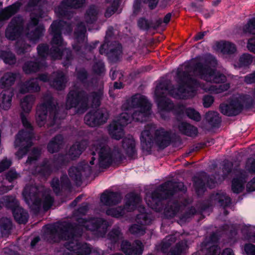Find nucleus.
Masks as SVG:
<instances>
[{"label": "nucleus", "instance_id": "nucleus-1", "mask_svg": "<svg viewBox=\"0 0 255 255\" xmlns=\"http://www.w3.org/2000/svg\"><path fill=\"white\" fill-rule=\"evenodd\" d=\"M178 87L176 89L169 80H161L156 85L154 91L155 96L164 95L165 92L175 98L188 99L189 96H194L196 88L199 85L198 80L192 77L189 71L178 69L176 72Z\"/></svg>", "mask_w": 255, "mask_h": 255}, {"label": "nucleus", "instance_id": "nucleus-2", "mask_svg": "<svg viewBox=\"0 0 255 255\" xmlns=\"http://www.w3.org/2000/svg\"><path fill=\"white\" fill-rule=\"evenodd\" d=\"M83 230L79 224L65 222L59 227L60 241H67L64 246L68 251L63 255H89L92 248L89 244L81 243L77 238H80Z\"/></svg>", "mask_w": 255, "mask_h": 255}, {"label": "nucleus", "instance_id": "nucleus-3", "mask_svg": "<svg viewBox=\"0 0 255 255\" xmlns=\"http://www.w3.org/2000/svg\"><path fill=\"white\" fill-rule=\"evenodd\" d=\"M218 65L216 58L210 55L205 62H197L192 65H187L185 68H190L193 72L200 79L208 82L220 84L227 81L226 76L215 68Z\"/></svg>", "mask_w": 255, "mask_h": 255}, {"label": "nucleus", "instance_id": "nucleus-4", "mask_svg": "<svg viewBox=\"0 0 255 255\" xmlns=\"http://www.w3.org/2000/svg\"><path fill=\"white\" fill-rule=\"evenodd\" d=\"M255 104V100L251 95L241 94L230 99L227 103L221 104L219 108L224 115L235 117L240 115L244 110L253 109Z\"/></svg>", "mask_w": 255, "mask_h": 255}, {"label": "nucleus", "instance_id": "nucleus-5", "mask_svg": "<svg viewBox=\"0 0 255 255\" xmlns=\"http://www.w3.org/2000/svg\"><path fill=\"white\" fill-rule=\"evenodd\" d=\"M255 104V100L251 95L241 94L230 99L227 103L221 104L219 108L224 115L235 117L240 115L244 110L253 109Z\"/></svg>", "mask_w": 255, "mask_h": 255}, {"label": "nucleus", "instance_id": "nucleus-6", "mask_svg": "<svg viewBox=\"0 0 255 255\" xmlns=\"http://www.w3.org/2000/svg\"><path fill=\"white\" fill-rule=\"evenodd\" d=\"M95 150L99 154L98 164L101 168L107 169L112 164L119 165L126 159L120 149L112 150L109 147L102 143L98 144Z\"/></svg>", "mask_w": 255, "mask_h": 255}, {"label": "nucleus", "instance_id": "nucleus-7", "mask_svg": "<svg viewBox=\"0 0 255 255\" xmlns=\"http://www.w3.org/2000/svg\"><path fill=\"white\" fill-rule=\"evenodd\" d=\"M89 100V94L83 90H71L66 97V109L70 110L72 108L79 107L80 109L86 111L88 107Z\"/></svg>", "mask_w": 255, "mask_h": 255}, {"label": "nucleus", "instance_id": "nucleus-8", "mask_svg": "<svg viewBox=\"0 0 255 255\" xmlns=\"http://www.w3.org/2000/svg\"><path fill=\"white\" fill-rule=\"evenodd\" d=\"M24 20L22 16L18 15L13 17L5 30V37L9 40L15 41L20 38L24 29Z\"/></svg>", "mask_w": 255, "mask_h": 255}, {"label": "nucleus", "instance_id": "nucleus-9", "mask_svg": "<svg viewBox=\"0 0 255 255\" xmlns=\"http://www.w3.org/2000/svg\"><path fill=\"white\" fill-rule=\"evenodd\" d=\"M80 227L84 228L87 231H98L101 230L106 232L109 223L104 219L99 217L77 218L76 219Z\"/></svg>", "mask_w": 255, "mask_h": 255}, {"label": "nucleus", "instance_id": "nucleus-10", "mask_svg": "<svg viewBox=\"0 0 255 255\" xmlns=\"http://www.w3.org/2000/svg\"><path fill=\"white\" fill-rule=\"evenodd\" d=\"M109 114L105 109L90 110L84 117L85 124L91 127H96L106 123Z\"/></svg>", "mask_w": 255, "mask_h": 255}, {"label": "nucleus", "instance_id": "nucleus-11", "mask_svg": "<svg viewBox=\"0 0 255 255\" xmlns=\"http://www.w3.org/2000/svg\"><path fill=\"white\" fill-rule=\"evenodd\" d=\"M92 167L88 163H81L77 166H72L68 170V174L77 186H80L82 183V173L86 177H89L92 173Z\"/></svg>", "mask_w": 255, "mask_h": 255}, {"label": "nucleus", "instance_id": "nucleus-12", "mask_svg": "<svg viewBox=\"0 0 255 255\" xmlns=\"http://www.w3.org/2000/svg\"><path fill=\"white\" fill-rule=\"evenodd\" d=\"M168 195H167V191H160L159 187L151 192V201L149 200L147 205L152 210L157 212H160L163 209L162 201L169 199Z\"/></svg>", "mask_w": 255, "mask_h": 255}, {"label": "nucleus", "instance_id": "nucleus-13", "mask_svg": "<svg viewBox=\"0 0 255 255\" xmlns=\"http://www.w3.org/2000/svg\"><path fill=\"white\" fill-rule=\"evenodd\" d=\"M23 195L26 204L29 206L31 210L35 213H38L42 203V200L39 196V194L37 189L32 191L30 189L27 191L25 188L23 191Z\"/></svg>", "mask_w": 255, "mask_h": 255}, {"label": "nucleus", "instance_id": "nucleus-14", "mask_svg": "<svg viewBox=\"0 0 255 255\" xmlns=\"http://www.w3.org/2000/svg\"><path fill=\"white\" fill-rule=\"evenodd\" d=\"M66 21L63 20H54L49 28L50 35L53 36L51 43L52 44L62 46L63 39L62 36V31L64 28Z\"/></svg>", "mask_w": 255, "mask_h": 255}, {"label": "nucleus", "instance_id": "nucleus-15", "mask_svg": "<svg viewBox=\"0 0 255 255\" xmlns=\"http://www.w3.org/2000/svg\"><path fill=\"white\" fill-rule=\"evenodd\" d=\"M121 249L126 255H142L144 246L139 240H135L133 243L124 240L121 244Z\"/></svg>", "mask_w": 255, "mask_h": 255}, {"label": "nucleus", "instance_id": "nucleus-16", "mask_svg": "<svg viewBox=\"0 0 255 255\" xmlns=\"http://www.w3.org/2000/svg\"><path fill=\"white\" fill-rule=\"evenodd\" d=\"M154 142L161 149H164L168 146L172 142L171 132L160 128L154 132Z\"/></svg>", "mask_w": 255, "mask_h": 255}, {"label": "nucleus", "instance_id": "nucleus-17", "mask_svg": "<svg viewBox=\"0 0 255 255\" xmlns=\"http://www.w3.org/2000/svg\"><path fill=\"white\" fill-rule=\"evenodd\" d=\"M159 190L160 191H167V195L171 198L178 192L186 191V188L182 182H173L169 180L160 185Z\"/></svg>", "mask_w": 255, "mask_h": 255}, {"label": "nucleus", "instance_id": "nucleus-18", "mask_svg": "<svg viewBox=\"0 0 255 255\" xmlns=\"http://www.w3.org/2000/svg\"><path fill=\"white\" fill-rule=\"evenodd\" d=\"M141 149L143 152H146L150 155L152 153V148L154 145V137L149 130H144L140 136Z\"/></svg>", "mask_w": 255, "mask_h": 255}, {"label": "nucleus", "instance_id": "nucleus-19", "mask_svg": "<svg viewBox=\"0 0 255 255\" xmlns=\"http://www.w3.org/2000/svg\"><path fill=\"white\" fill-rule=\"evenodd\" d=\"M122 200L120 193L105 190L101 195L100 201L104 205L113 206L118 204Z\"/></svg>", "mask_w": 255, "mask_h": 255}, {"label": "nucleus", "instance_id": "nucleus-20", "mask_svg": "<svg viewBox=\"0 0 255 255\" xmlns=\"http://www.w3.org/2000/svg\"><path fill=\"white\" fill-rule=\"evenodd\" d=\"M41 106L49 112V116L54 121L58 118V109L54 103L53 97L51 95L47 94L45 96L44 101Z\"/></svg>", "mask_w": 255, "mask_h": 255}, {"label": "nucleus", "instance_id": "nucleus-21", "mask_svg": "<svg viewBox=\"0 0 255 255\" xmlns=\"http://www.w3.org/2000/svg\"><path fill=\"white\" fill-rule=\"evenodd\" d=\"M41 106L49 112V116L54 121L58 118V109L54 103L53 97L51 95L47 94L45 96L44 101Z\"/></svg>", "mask_w": 255, "mask_h": 255}, {"label": "nucleus", "instance_id": "nucleus-22", "mask_svg": "<svg viewBox=\"0 0 255 255\" xmlns=\"http://www.w3.org/2000/svg\"><path fill=\"white\" fill-rule=\"evenodd\" d=\"M45 235L47 242L50 243H59L60 242L59 235V226L55 224L45 226Z\"/></svg>", "mask_w": 255, "mask_h": 255}, {"label": "nucleus", "instance_id": "nucleus-23", "mask_svg": "<svg viewBox=\"0 0 255 255\" xmlns=\"http://www.w3.org/2000/svg\"><path fill=\"white\" fill-rule=\"evenodd\" d=\"M34 129H21L16 135L14 146H19L22 143L33 144L32 138L33 136Z\"/></svg>", "mask_w": 255, "mask_h": 255}, {"label": "nucleus", "instance_id": "nucleus-24", "mask_svg": "<svg viewBox=\"0 0 255 255\" xmlns=\"http://www.w3.org/2000/svg\"><path fill=\"white\" fill-rule=\"evenodd\" d=\"M122 144V147L128 158L132 159L137 155L135 141L132 137L124 138Z\"/></svg>", "mask_w": 255, "mask_h": 255}, {"label": "nucleus", "instance_id": "nucleus-25", "mask_svg": "<svg viewBox=\"0 0 255 255\" xmlns=\"http://www.w3.org/2000/svg\"><path fill=\"white\" fill-rule=\"evenodd\" d=\"M155 100L158 109L161 112H169L174 109V105L173 102L167 98L165 95L155 96Z\"/></svg>", "mask_w": 255, "mask_h": 255}, {"label": "nucleus", "instance_id": "nucleus-26", "mask_svg": "<svg viewBox=\"0 0 255 255\" xmlns=\"http://www.w3.org/2000/svg\"><path fill=\"white\" fill-rule=\"evenodd\" d=\"M124 127L117 120L113 121L108 127V131L111 137L119 140L122 137Z\"/></svg>", "mask_w": 255, "mask_h": 255}, {"label": "nucleus", "instance_id": "nucleus-27", "mask_svg": "<svg viewBox=\"0 0 255 255\" xmlns=\"http://www.w3.org/2000/svg\"><path fill=\"white\" fill-rule=\"evenodd\" d=\"M128 104L129 107L133 108L142 109V108L151 107L146 97L142 95L132 96L130 101Z\"/></svg>", "mask_w": 255, "mask_h": 255}, {"label": "nucleus", "instance_id": "nucleus-28", "mask_svg": "<svg viewBox=\"0 0 255 255\" xmlns=\"http://www.w3.org/2000/svg\"><path fill=\"white\" fill-rule=\"evenodd\" d=\"M141 202L140 196L134 192H131L126 196V202L124 207L125 208H131L132 210H134Z\"/></svg>", "mask_w": 255, "mask_h": 255}, {"label": "nucleus", "instance_id": "nucleus-29", "mask_svg": "<svg viewBox=\"0 0 255 255\" xmlns=\"http://www.w3.org/2000/svg\"><path fill=\"white\" fill-rule=\"evenodd\" d=\"M63 137L61 134L55 135L47 144V148L49 152L54 153L58 152L63 144Z\"/></svg>", "mask_w": 255, "mask_h": 255}, {"label": "nucleus", "instance_id": "nucleus-30", "mask_svg": "<svg viewBox=\"0 0 255 255\" xmlns=\"http://www.w3.org/2000/svg\"><path fill=\"white\" fill-rule=\"evenodd\" d=\"M17 74L14 72H7L0 79V88H9L14 83Z\"/></svg>", "mask_w": 255, "mask_h": 255}, {"label": "nucleus", "instance_id": "nucleus-31", "mask_svg": "<svg viewBox=\"0 0 255 255\" xmlns=\"http://www.w3.org/2000/svg\"><path fill=\"white\" fill-rule=\"evenodd\" d=\"M21 5L20 2L16 1L0 10V14L3 16L4 19L8 20L19 11Z\"/></svg>", "mask_w": 255, "mask_h": 255}, {"label": "nucleus", "instance_id": "nucleus-32", "mask_svg": "<svg viewBox=\"0 0 255 255\" xmlns=\"http://www.w3.org/2000/svg\"><path fill=\"white\" fill-rule=\"evenodd\" d=\"M21 5L20 2L16 1L0 10V14L3 16L4 19L8 20L19 11Z\"/></svg>", "mask_w": 255, "mask_h": 255}, {"label": "nucleus", "instance_id": "nucleus-33", "mask_svg": "<svg viewBox=\"0 0 255 255\" xmlns=\"http://www.w3.org/2000/svg\"><path fill=\"white\" fill-rule=\"evenodd\" d=\"M180 206L177 201L169 202L165 206L164 209V215L167 219L174 218L179 212Z\"/></svg>", "mask_w": 255, "mask_h": 255}, {"label": "nucleus", "instance_id": "nucleus-34", "mask_svg": "<svg viewBox=\"0 0 255 255\" xmlns=\"http://www.w3.org/2000/svg\"><path fill=\"white\" fill-rule=\"evenodd\" d=\"M40 90V87L36 82L32 80H27L20 86L19 92L24 94L29 92H37Z\"/></svg>", "mask_w": 255, "mask_h": 255}, {"label": "nucleus", "instance_id": "nucleus-35", "mask_svg": "<svg viewBox=\"0 0 255 255\" xmlns=\"http://www.w3.org/2000/svg\"><path fill=\"white\" fill-rule=\"evenodd\" d=\"M245 183V177L244 175L241 173L232 180L231 189L233 193L239 194L244 189V183Z\"/></svg>", "mask_w": 255, "mask_h": 255}, {"label": "nucleus", "instance_id": "nucleus-36", "mask_svg": "<svg viewBox=\"0 0 255 255\" xmlns=\"http://www.w3.org/2000/svg\"><path fill=\"white\" fill-rule=\"evenodd\" d=\"M210 199L211 201L218 202L220 206L224 208L230 206L232 202L231 198L223 193L212 194L210 197Z\"/></svg>", "mask_w": 255, "mask_h": 255}, {"label": "nucleus", "instance_id": "nucleus-37", "mask_svg": "<svg viewBox=\"0 0 255 255\" xmlns=\"http://www.w3.org/2000/svg\"><path fill=\"white\" fill-rule=\"evenodd\" d=\"M45 27L43 24H39L35 28L26 32V37L31 42L35 43L43 35Z\"/></svg>", "mask_w": 255, "mask_h": 255}, {"label": "nucleus", "instance_id": "nucleus-38", "mask_svg": "<svg viewBox=\"0 0 255 255\" xmlns=\"http://www.w3.org/2000/svg\"><path fill=\"white\" fill-rule=\"evenodd\" d=\"M178 129L181 133L190 137L196 136L198 133L196 127L186 122L179 124Z\"/></svg>", "mask_w": 255, "mask_h": 255}, {"label": "nucleus", "instance_id": "nucleus-39", "mask_svg": "<svg viewBox=\"0 0 255 255\" xmlns=\"http://www.w3.org/2000/svg\"><path fill=\"white\" fill-rule=\"evenodd\" d=\"M151 107L142 108L134 111L131 114L132 120L142 123L151 114Z\"/></svg>", "mask_w": 255, "mask_h": 255}, {"label": "nucleus", "instance_id": "nucleus-40", "mask_svg": "<svg viewBox=\"0 0 255 255\" xmlns=\"http://www.w3.org/2000/svg\"><path fill=\"white\" fill-rule=\"evenodd\" d=\"M218 49L224 54H233L237 50V48L235 44L226 41H221L218 42L216 44Z\"/></svg>", "mask_w": 255, "mask_h": 255}, {"label": "nucleus", "instance_id": "nucleus-41", "mask_svg": "<svg viewBox=\"0 0 255 255\" xmlns=\"http://www.w3.org/2000/svg\"><path fill=\"white\" fill-rule=\"evenodd\" d=\"M14 220L18 224H26L28 221L27 212L21 207H19L12 212Z\"/></svg>", "mask_w": 255, "mask_h": 255}, {"label": "nucleus", "instance_id": "nucleus-42", "mask_svg": "<svg viewBox=\"0 0 255 255\" xmlns=\"http://www.w3.org/2000/svg\"><path fill=\"white\" fill-rule=\"evenodd\" d=\"M139 210L140 213L136 216V222L142 226L150 225L152 222L151 215L145 212L146 209L143 206H140Z\"/></svg>", "mask_w": 255, "mask_h": 255}, {"label": "nucleus", "instance_id": "nucleus-43", "mask_svg": "<svg viewBox=\"0 0 255 255\" xmlns=\"http://www.w3.org/2000/svg\"><path fill=\"white\" fill-rule=\"evenodd\" d=\"M13 92L12 91H3L0 94L1 107L4 110H8L11 105Z\"/></svg>", "mask_w": 255, "mask_h": 255}, {"label": "nucleus", "instance_id": "nucleus-44", "mask_svg": "<svg viewBox=\"0 0 255 255\" xmlns=\"http://www.w3.org/2000/svg\"><path fill=\"white\" fill-rule=\"evenodd\" d=\"M42 67V63L36 60L25 62L22 67L24 72L26 74H32L38 72Z\"/></svg>", "mask_w": 255, "mask_h": 255}, {"label": "nucleus", "instance_id": "nucleus-45", "mask_svg": "<svg viewBox=\"0 0 255 255\" xmlns=\"http://www.w3.org/2000/svg\"><path fill=\"white\" fill-rule=\"evenodd\" d=\"M86 31V27L83 22H80L77 24L74 31V36L77 42H84Z\"/></svg>", "mask_w": 255, "mask_h": 255}, {"label": "nucleus", "instance_id": "nucleus-46", "mask_svg": "<svg viewBox=\"0 0 255 255\" xmlns=\"http://www.w3.org/2000/svg\"><path fill=\"white\" fill-rule=\"evenodd\" d=\"M205 118L212 128H218L220 126L221 120L217 113L209 112L206 114Z\"/></svg>", "mask_w": 255, "mask_h": 255}, {"label": "nucleus", "instance_id": "nucleus-47", "mask_svg": "<svg viewBox=\"0 0 255 255\" xmlns=\"http://www.w3.org/2000/svg\"><path fill=\"white\" fill-rule=\"evenodd\" d=\"M70 161H71V160L67 154H63L59 153L55 154L54 155L53 158V163L57 168H61L64 166L67 165Z\"/></svg>", "mask_w": 255, "mask_h": 255}, {"label": "nucleus", "instance_id": "nucleus-48", "mask_svg": "<svg viewBox=\"0 0 255 255\" xmlns=\"http://www.w3.org/2000/svg\"><path fill=\"white\" fill-rule=\"evenodd\" d=\"M98 10L95 5H91L87 9L85 18V21L88 24H93L95 23L98 19Z\"/></svg>", "mask_w": 255, "mask_h": 255}, {"label": "nucleus", "instance_id": "nucleus-49", "mask_svg": "<svg viewBox=\"0 0 255 255\" xmlns=\"http://www.w3.org/2000/svg\"><path fill=\"white\" fill-rule=\"evenodd\" d=\"M66 83L65 75L62 73H58L52 82L51 86L55 89L61 91L65 88Z\"/></svg>", "mask_w": 255, "mask_h": 255}, {"label": "nucleus", "instance_id": "nucleus-50", "mask_svg": "<svg viewBox=\"0 0 255 255\" xmlns=\"http://www.w3.org/2000/svg\"><path fill=\"white\" fill-rule=\"evenodd\" d=\"M84 150L85 148L82 146L81 143L78 142L70 147L67 154L71 160H74L78 158Z\"/></svg>", "mask_w": 255, "mask_h": 255}, {"label": "nucleus", "instance_id": "nucleus-51", "mask_svg": "<svg viewBox=\"0 0 255 255\" xmlns=\"http://www.w3.org/2000/svg\"><path fill=\"white\" fill-rule=\"evenodd\" d=\"M187 248V243L181 241L177 243L174 247L170 248L166 255H181L184 253Z\"/></svg>", "mask_w": 255, "mask_h": 255}, {"label": "nucleus", "instance_id": "nucleus-52", "mask_svg": "<svg viewBox=\"0 0 255 255\" xmlns=\"http://www.w3.org/2000/svg\"><path fill=\"white\" fill-rule=\"evenodd\" d=\"M53 171L52 166L47 159H44L38 169V173L42 177L51 175Z\"/></svg>", "mask_w": 255, "mask_h": 255}, {"label": "nucleus", "instance_id": "nucleus-53", "mask_svg": "<svg viewBox=\"0 0 255 255\" xmlns=\"http://www.w3.org/2000/svg\"><path fill=\"white\" fill-rule=\"evenodd\" d=\"M35 100V98L33 95H26L21 102V107L23 112L25 113H29Z\"/></svg>", "mask_w": 255, "mask_h": 255}, {"label": "nucleus", "instance_id": "nucleus-54", "mask_svg": "<svg viewBox=\"0 0 255 255\" xmlns=\"http://www.w3.org/2000/svg\"><path fill=\"white\" fill-rule=\"evenodd\" d=\"M193 187L198 195H202L206 190V184L200 177H194L193 179Z\"/></svg>", "mask_w": 255, "mask_h": 255}, {"label": "nucleus", "instance_id": "nucleus-55", "mask_svg": "<svg viewBox=\"0 0 255 255\" xmlns=\"http://www.w3.org/2000/svg\"><path fill=\"white\" fill-rule=\"evenodd\" d=\"M122 53V47L121 45H119L110 49L107 56L111 62L116 63L119 60Z\"/></svg>", "mask_w": 255, "mask_h": 255}, {"label": "nucleus", "instance_id": "nucleus-56", "mask_svg": "<svg viewBox=\"0 0 255 255\" xmlns=\"http://www.w3.org/2000/svg\"><path fill=\"white\" fill-rule=\"evenodd\" d=\"M125 214V207L119 206L115 208H109L106 211V214L116 218L123 217Z\"/></svg>", "mask_w": 255, "mask_h": 255}, {"label": "nucleus", "instance_id": "nucleus-57", "mask_svg": "<svg viewBox=\"0 0 255 255\" xmlns=\"http://www.w3.org/2000/svg\"><path fill=\"white\" fill-rule=\"evenodd\" d=\"M0 58L4 63L9 65L15 64L16 61L15 55L10 51H0Z\"/></svg>", "mask_w": 255, "mask_h": 255}, {"label": "nucleus", "instance_id": "nucleus-58", "mask_svg": "<svg viewBox=\"0 0 255 255\" xmlns=\"http://www.w3.org/2000/svg\"><path fill=\"white\" fill-rule=\"evenodd\" d=\"M12 227L11 221L6 218H2L0 220V229L2 234L9 235Z\"/></svg>", "mask_w": 255, "mask_h": 255}, {"label": "nucleus", "instance_id": "nucleus-59", "mask_svg": "<svg viewBox=\"0 0 255 255\" xmlns=\"http://www.w3.org/2000/svg\"><path fill=\"white\" fill-rule=\"evenodd\" d=\"M123 238V235L119 228L113 229L108 234V239L114 245L119 243Z\"/></svg>", "mask_w": 255, "mask_h": 255}, {"label": "nucleus", "instance_id": "nucleus-60", "mask_svg": "<svg viewBox=\"0 0 255 255\" xmlns=\"http://www.w3.org/2000/svg\"><path fill=\"white\" fill-rule=\"evenodd\" d=\"M49 112L42 107V106L36 111V121L38 125L41 127L45 124Z\"/></svg>", "mask_w": 255, "mask_h": 255}, {"label": "nucleus", "instance_id": "nucleus-61", "mask_svg": "<svg viewBox=\"0 0 255 255\" xmlns=\"http://www.w3.org/2000/svg\"><path fill=\"white\" fill-rule=\"evenodd\" d=\"M5 206L7 209H10L12 212L19 207L17 200L12 196H6L4 199Z\"/></svg>", "mask_w": 255, "mask_h": 255}, {"label": "nucleus", "instance_id": "nucleus-62", "mask_svg": "<svg viewBox=\"0 0 255 255\" xmlns=\"http://www.w3.org/2000/svg\"><path fill=\"white\" fill-rule=\"evenodd\" d=\"M38 56L41 59H45L49 55L50 48L47 43H41L37 47Z\"/></svg>", "mask_w": 255, "mask_h": 255}, {"label": "nucleus", "instance_id": "nucleus-63", "mask_svg": "<svg viewBox=\"0 0 255 255\" xmlns=\"http://www.w3.org/2000/svg\"><path fill=\"white\" fill-rule=\"evenodd\" d=\"M253 62V56L248 53L242 55L239 60L238 65L240 68L249 66Z\"/></svg>", "mask_w": 255, "mask_h": 255}, {"label": "nucleus", "instance_id": "nucleus-64", "mask_svg": "<svg viewBox=\"0 0 255 255\" xmlns=\"http://www.w3.org/2000/svg\"><path fill=\"white\" fill-rule=\"evenodd\" d=\"M57 45L52 44L50 48L49 55L54 59H61L63 55V50L61 49Z\"/></svg>", "mask_w": 255, "mask_h": 255}]
</instances>
